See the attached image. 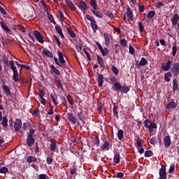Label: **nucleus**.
<instances>
[{
  "label": "nucleus",
  "mask_w": 179,
  "mask_h": 179,
  "mask_svg": "<svg viewBox=\"0 0 179 179\" xmlns=\"http://www.w3.org/2000/svg\"><path fill=\"white\" fill-rule=\"evenodd\" d=\"M90 5L93 8L94 10H97V1L96 0H90Z\"/></svg>",
  "instance_id": "35"
},
{
  "label": "nucleus",
  "mask_w": 179,
  "mask_h": 179,
  "mask_svg": "<svg viewBox=\"0 0 179 179\" xmlns=\"http://www.w3.org/2000/svg\"><path fill=\"white\" fill-rule=\"evenodd\" d=\"M173 92H177L178 90V80L173 79Z\"/></svg>",
  "instance_id": "24"
},
{
  "label": "nucleus",
  "mask_w": 179,
  "mask_h": 179,
  "mask_svg": "<svg viewBox=\"0 0 179 179\" xmlns=\"http://www.w3.org/2000/svg\"><path fill=\"white\" fill-rule=\"evenodd\" d=\"M144 127H145L147 129H149L150 128V120H149V119H146L144 121Z\"/></svg>",
  "instance_id": "52"
},
{
  "label": "nucleus",
  "mask_w": 179,
  "mask_h": 179,
  "mask_svg": "<svg viewBox=\"0 0 179 179\" xmlns=\"http://www.w3.org/2000/svg\"><path fill=\"white\" fill-rule=\"evenodd\" d=\"M50 97H51V99L52 100V102L54 103L55 106H58V101H57V96L51 94Z\"/></svg>",
  "instance_id": "44"
},
{
  "label": "nucleus",
  "mask_w": 179,
  "mask_h": 179,
  "mask_svg": "<svg viewBox=\"0 0 179 179\" xmlns=\"http://www.w3.org/2000/svg\"><path fill=\"white\" fill-rule=\"evenodd\" d=\"M120 44L122 45V47H127L128 43L127 42V40L125 39H122L120 41Z\"/></svg>",
  "instance_id": "61"
},
{
  "label": "nucleus",
  "mask_w": 179,
  "mask_h": 179,
  "mask_svg": "<svg viewBox=\"0 0 179 179\" xmlns=\"http://www.w3.org/2000/svg\"><path fill=\"white\" fill-rule=\"evenodd\" d=\"M36 142V139H34V137L27 136V140H26V143L29 148H31L33 145H34V143Z\"/></svg>",
  "instance_id": "9"
},
{
  "label": "nucleus",
  "mask_w": 179,
  "mask_h": 179,
  "mask_svg": "<svg viewBox=\"0 0 179 179\" xmlns=\"http://www.w3.org/2000/svg\"><path fill=\"white\" fill-rule=\"evenodd\" d=\"M97 62L99 64V66L101 65H104V59H102L99 55H96Z\"/></svg>",
  "instance_id": "41"
},
{
  "label": "nucleus",
  "mask_w": 179,
  "mask_h": 179,
  "mask_svg": "<svg viewBox=\"0 0 179 179\" xmlns=\"http://www.w3.org/2000/svg\"><path fill=\"white\" fill-rule=\"evenodd\" d=\"M77 117L80 121L85 122V115H83V111L82 110L77 113Z\"/></svg>",
  "instance_id": "21"
},
{
  "label": "nucleus",
  "mask_w": 179,
  "mask_h": 179,
  "mask_svg": "<svg viewBox=\"0 0 179 179\" xmlns=\"http://www.w3.org/2000/svg\"><path fill=\"white\" fill-rule=\"evenodd\" d=\"M114 87L117 93H128L129 91L130 90L129 87L125 85H121L120 83H115L114 84Z\"/></svg>",
  "instance_id": "1"
},
{
  "label": "nucleus",
  "mask_w": 179,
  "mask_h": 179,
  "mask_svg": "<svg viewBox=\"0 0 179 179\" xmlns=\"http://www.w3.org/2000/svg\"><path fill=\"white\" fill-rule=\"evenodd\" d=\"M66 30L69 34L71 36V37H72V38H75V37H76V34H75L73 30H72V28L69 27L66 29Z\"/></svg>",
  "instance_id": "34"
},
{
  "label": "nucleus",
  "mask_w": 179,
  "mask_h": 179,
  "mask_svg": "<svg viewBox=\"0 0 179 179\" xmlns=\"http://www.w3.org/2000/svg\"><path fill=\"white\" fill-rule=\"evenodd\" d=\"M90 24L93 30V33H96L97 30H99V26H97V22L94 21L93 22H90Z\"/></svg>",
  "instance_id": "19"
},
{
  "label": "nucleus",
  "mask_w": 179,
  "mask_h": 179,
  "mask_svg": "<svg viewBox=\"0 0 179 179\" xmlns=\"http://www.w3.org/2000/svg\"><path fill=\"white\" fill-rule=\"evenodd\" d=\"M120 154L118 152H115L113 157V163L115 164H118V163H120Z\"/></svg>",
  "instance_id": "22"
},
{
  "label": "nucleus",
  "mask_w": 179,
  "mask_h": 179,
  "mask_svg": "<svg viewBox=\"0 0 179 179\" xmlns=\"http://www.w3.org/2000/svg\"><path fill=\"white\" fill-rule=\"evenodd\" d=\"M136 143L138 148H142V141H141V137H139V135L137 136Z\"/></svg>",
  "instance_id": "51"
},
{
  "label": "nucleus",
  "mask_w": 179,
  "mask_h": 179,
  "mask_svg": "<svg viewBox=\"0 0 179 179\" xmlns=\"http://www.w3.org/2000/svg\"><path fill=\"white\" fill-rule=\"evenodd\" d=\"M178 20H179V15L178 14H174V15L173 16L172 19H171V23H172V26L173 27H174V26H177V24L178 23Z\"/></svg>",
  "instance_id": "14"
},
{
  "label": "nucleus",
  "mask_w": 179,
  "mask_h": 179,
  "mask_svg": "<svg viewBox=\"0 0 179 179\" xmlns=\"http://www.w3.org/2000/svg\"><path fill=\"white\" fill-rule=\"evenodd\" d=\"M117 137L119 141H122V138H124V131L122 129H119L117 131Z\"/></svg>",
  "instance_id": "37"
},
{
  "label": "nucleus",
  "mask_w": 179,
  "mask_h": 179,
  "mask_svg": "<svg viewBox=\"0 0 179 179\" xmlns=\"http://www.w3.org/2000/svg\"><path fill=\"white\" fill-rule=\"evenodd\" d=\"M103 106H104V104H103V103H101V102L98 103V111H99V114H101V113H103Z\"/></svg>",
  "instance_id": "49"
},
{
  "label": "nucleus",
  "mask_w": 179,
  "mask_h": 179,
  "mask_svg": "<svg viewBox=\"0 0 179 179\" xmlns=\"http://www.w3.org/2000/svg\"><path fill=\"white\" fill-rule=\"evenodd\" d=\"M127 17H129L130 20H134V13H132V11L131 10V8L129 7L127 8Z\"/></svg>",
  "instance_id": "20"
},
{
  "label": "nucleus",
  "mask_w": 179,
  "mask_h": 179,
  "mask_svg": "<svg viewBox=\"0 0 179 179\" xmlns=\"http://www.w3.org/2000/svg\"><path fill=\"white\" fill-rule=\"evenodd\" d=\"M79 9H80L81 10H87L88 8H87V4H86V3L83 1H80L78 5Z\"/></svg>",
  "instance_id": "13"
},
{
  "label": "nucleus",
  "mask_w": 179,
  "mask_h": 179,
  "mask_svg": "<svg viewBox=\"0 0 179 179\" xmlns=\"http://www.w3.org/2000/svg\"><path fill=\"white\" fill-rule=\"evenodd\" d=\"M55 149H57V141L54 138H51L50 150H52V152H55Z\"/></svg>",
  "instance_id": "15"
},
{
  "label": "nucleus",
  "mask_w": 179,
  "mask_h": 179,
  "mask_svg": "<svg viewBox=\"0 0 179 179\" xmlns=\"http://www.w3.org/2000/svg\"><path fill=\"white\" fill-rule=\"evenodd\" d=\"M150 143L151 145H156L157 143V141L156 140V137H152L151 138L150 141Z\"/></svg>",
  "instance_id": "64"
},
{
  "label": "nucleus",
  "mask_w": 179,
  "mask_h": 179,
  "mask_svg": "<svg viewBox=\"0 0 179 179\" xmlns=\"http://www.w3.org/2000/svg\"><path fill=\"white\" fill-rule=\"evenodd\" d=\"M2 90L4 92L6 96H10L12 94V92H10V87L9 86L5 85V83H2Z\"/></svg>",
  "instance_id": "7"
},
{
  "label": "nucleus",
  "mask_w": 179,
  "mask_h": 179,
  "mask_svg": "<svg viewBox=\"0 0 179 179\" xmlns=\"http://www.w3.org/2000/svg\"><path fill=\"white\" fill-rule=\"evenodd\" d=\"M103 36H104V38H105V45H110V35H108V34L107 33H104L103 34Z\"/></svg>",
  "instance_id": "30"
},
{
  "label": "nucleus",
  "mask_w": 179,
  "mask_h": 179,
  "mask_svg": "<svg viewBox=\"0 0 179 179\" xmlns=\"http://www.w3.org/2000/svg\"><path fill=\"white\" fill-rule=\"evenodd\" d=\"M85 16H86L87 20L91 22V23H93V22L96 21V20H94V17H93V16L89 15V14H87Z\"/></svg>",
  "instance_id": "54"
},
{
  "label": "nucleus",
  "mask_w": 179,
  "mask_h": 179,
  "mask_svg": "<svg viewBox=\"0 0 179 179\" xmlns=\"http://www.w3.org/2000/svg\"><path fill=\"white\" fill-rule=\"evenodd\" d=\"M97 82L99 87H103V83H104V77L103 74L97 73Z\"/></svg>",
  "instance_id": "12"
},
{
  "label": "nucleus",
  "mask_w": 179,
  "mask_h": 179,
  "mask_svg": "<svg viewBox=\"0 0 179 179\" xmlns=\"http://www.w3.org/2000/svg\"><path fill=\"white\" fill-rule=\"evenodd\" d=\"M159 179H167V172L166 171V166L162 165L159 171Z\"/></svg>",
  "instance_id": "2"
},
{
  "label": "nucleus",
  "mask_w": 179,
  "mask_h": 179,
  "mask_svg": "<svg viewBox=\"0 0 179 179\" xmlns=\"http://www.w3.org/2000/svg\"><path fill=\"white\" fill-rule=\"evenodd\" d=\"M93 15H94V16H96V17H99L101 18L103 17V13H100L99 11H96V10H91Z\"/></svg>",
  "instance_id": "39"
},
{
  "label": "nucleus",
  "mask_w": 179,
  "mask_h": 179,
  "mask_svg": "<svg viewBox=\"0 0 179 179\" xmlns=\"http://www.w3.org/2000/svg\"><path fill=\"white\" fill-rule=\"evenodd\" d=\"M153 156V152L152 150H146L145 152V157H152Z\"/></svg>",
  "instance_id": "50"
},
{
  "label": "nucleus",
  "mask_w": 179,
  "mask_h": 179,
  "mask_svg": "<svg viewBox=\"0 0 179 179\" xmlns=\"http://www.w3.org/2000/svg\"><path fill=\"white\" fill-rule=\"evenodd\" d=\"M9 65L10 66V69L13 70V73H15V72H17V69L15 66V62H13V60L9 61Z\"/></svg>",
  "instance_id": "27"
},
{
  "label": "nucleus",
  "mask_w": 179,
  "mask_h": 179,
  "mask_svg": "<svg viewBox=\"0 0 179 179\" xmlns=\"http://www.w3.org/2000/svg\"><path fill=\"white\" fill-rule=\"evenodd\" d=\"M65 2L69 8L71 9V10H75L76 9V7L74 4L72 3V1H71V0H66Z\"/></svg>",
  "instance_id": "26"
},
{
  "label": "nucleus",
  "mask_w": 179,
  "mask_h": 179,
  "mask_svg": "<svg viewBox=\"0 0 179 179\" xmlns=\"http://www.w3.org/2000/svg\"><path fill=\"white\" fill-rule=\"evenodd\" d=\"M129 54H131V55H134V54H135V49L131 45L129 46Z\"/></svg>",
  "instance_id": "59"
},
{
  "label": "nucleus",
  "mask_w": 179,
  "mask_h": 179,
  "mask_svg": "<svg viewBox=\"0 0 179 179\" xmlns=\"http://www.w3.org/2000/svg\"><path fill=\"white\" fill-rule=\"evenodd\" d=\"M66 99H67V101H69V104L71 106H73V97L71 95H67L66 96Z\"/></svg>",
  "instance_id": "48"
},
{
  "label": "nucleus",
  "mask_w": 179,
  "mask_h": 179,
  "mask_svg": "<svg viewBox=\"0 0 179 179\" xmlns=\"http://www.w3.org/2000/svg\"><path fill=\"white\" fill-rule=\"evenodd\" d=\"M34 36L36 37V39L38 43H41V44H43L44 43V38H43V35H41V33L37 30L34 31Z\"/></svg>",
  "instance_id": "3"
},
{
  "label": "nucleus",
  "mask_w": 179,
  "mask_h": 179,
  "mask_svg": "<svg viewBox=\"0 0 179 179\" xmlns=\"http://www.w3.org/2000/svg\"><path fill=\"white\" fill-rule=\"evenodd\" d=\"M1 26L2 27V29L6 32L7 31H8L9 27H8V25H6V24H5V22H1Z\"/></svg>",
  "instance_id": "57"
},
{
  "label": "nucleus",
  "mask_w": 179,
  "mask_h": 179,
  "mask_svg": "<svg viewBox=\"0 0 179 179\" xmlns=\"http://www.w3.org/2000/svg\"><path fill=\"white\" fill-rule=\"evenodd\" d=\"M157 129V125L156 123L150 122V128H149V131L150 134H152V129Z\"/></svg>",
  "instance_id": "42"
},
{
  "label": "nucleus",
  "mask_w": 179,
  "mask_h": 179,
  "mask_svg": "<svg viewBox=\"0 0 179 179\" xmlns=\"http://www.w3.org/2000/svg\"><path fill=\"white\" fill-rule=\"evenodd\" d=\"M171 72H167L166 73H165L164 75V80L165 82H170L171 80Z\"/></svg>",
  "instance_id": "31"
},
{
  "label": "nucleus",
  "mask_w": 179,
  "mask_h": 179,
  "mask_svg": "<svg viewBox=\"0 0 179 179\" xmlns=\"http://www.w3.org/2000/svg\"><path fill=\"white\" fill-rule=\"evenodd\" d=\"M138 30L140 33H143V30H145V27L141 22H138Z\"/></svg>",
  "instance_id": "55"
},
{
  "label": "nucleus",
  "mask_w": 179,
  "mask_h": 179,
  "mask_svg": "<svg viewBox=\"0 0 179 179\" xmlns=\"http://www.w3.org/2000/svg\"><path fill=\"white\" fill-rule=\"evenodd\" d=\"M53 38H54L57 45H58V47H61V41H59V39L58 38V37L57 36L54 35Z\"/></svg>",
  "instance_id": "56"
},
{
  "label": "nucleus",
  "mask_w": 179,
  "mask_h": 179,
  "mask_svg": "<svg viewBox=\"0 0 179 179\" xmlns=\"http://www.w3.org/2000/svg\"><path fill=\"white\" fill-rule=\"evenodd\" d=\"M138 12L140 13H143V12H145V6L144 5L138 6Z\"/></svg>",
  "instance_id": "62"
},
{
  "label": "nucleus",
  "mask_w": 179,
  "mask_h": 179,
  "mask_svg": "<svg viewBox=\"0 0 179 179\" xmlns=\"http://www.w3.org/2000/svg\"><path fill=\"white\" fill-rule=\"evenodd\" d=\"M176 54H177V44L173 43L172 47V55L173 57H176Z\"/></svg>",
  "instance_id": "46"
},
{
  "label": "nucleus",
  "mask_w": 179,
  "mask_h": 179,
  "mask_svg": "<svg viewBox=\"0 0 179 179\" xmlns=\"http://www.w3.org/2000/svg\"><path fill=\"white\" fill-rule=\"evenodd\" d=\"M155 15H156V12L155 10H150L147 14V18L153 19V17H155Z\"/></svg>",
  "instance_id": "38"
},
{
  "label": "nucleus",
  "mask_w": 179,
  "mask_h": 179,
  "mask_svg": "<svg viewBox=\"0 0 179 179\" xmlns=\"http://www.w3.org/2000/svg\"><path fill=\"white\" fill-rule=\"evenodd\" d=\"M50 69H52V71H53V72L56 74L58 75L59 76V75H61V72H59V70L57 69L55 66L54 65H51L50 66Z\"/></svg>",
  "instance_id": "40"
},
{
  "label": "nucleus",
  "mask_w": 179,
  "mask_h": 179,
  "mask_svg": "<svg viewBox=\"0 0 179 179\" xmlns=\"http://www.w3.org/2000/svg\"><path fill=\"white\" fill-rule=\"evenodd\" d=\"M56 85L57 89H60L62 92H64V85H62V81L61 80V79H58L57 80Z\"/></svg>",
  "instance_id": "29"
},
{
  "label": "nucleus",
  "mask_w": 179,
  "mask_h": 179,
  "mask_svg": "<svg viewBox=\"0 0 179 179\" xmlns=\"http://www.w3.org/2000/svg\"><path fill=\"white\" fill-rule=\"evenodd\" d=\"M145 65H148V60H146V58L142 57L139 64L137 65V68H141V66H145Z\"/></svg>",
  "instance_id": "18"
},
{
  "label": "nucleus",
  "mask_w": 179,
  "mask_h": 179,
  "mask_svg": "<svg viewBox=\"0 0 179 179\" xmlns=\"http://www.w3.org/2000/svg\"><path fill=\"white\" fill-rule=\"evenodd\" d=\"M115 53L116 54L120 53V50H121V47L120 46V45L116 43L115 44Z\"/></svg>",
  "instance_id": "63"
},
{
  "label": "nucleus",
  "mask_w": 179,
  "mask_h": 179,
  "mask_svg": "<svg viewBox=\"0 0 179 179\" xmlns=\"http://www.w3.org/2000/svg\"><path fill=\"white\" fill-rule=\"evenodd\" d=\"M113 116L118 119V106L115 105V103H113Z\"/></svg>",
  "instance_id": "25"
},
{
  "label": "nucleus",
  "mask_w": 179,
  "mask_h": 179,
  "mask_svg": "<svg viewBox=\"0 0 179 179\" xmlns=\"http://www.w3.org/2000/svg\"><path fill=\"white\" fill-rule=\"evenodd\" d=\"M22 119H16L14 123V129L15 132H19L22 129Z\"/></svg>",
  "instance_id": "5"
},
{
  "label": "nucleus",
  "mask_w": 179,
  "mask_h": 179,
  "mask_svg": "<svg viewBox=\"0 0 179 179\" xmlns=\"http://www.w3.org/2000/svg\"><path fill=\"white\" fill-rule=\"evenodd\" d=\"M172 63L170 60H169L166 64H162L161 66V69H163V71H165V72H167L168 71H170L171 68Z\"/></svg>",
  "instance_id": "11"
},
{
  "label": "nucleus",
  "mask_w": 179,
  "mask_h": 179,
  "mask_svg": "<svg viewBox=\"0 0 179 179\" xmlns=\"http://www.w3.org/2000/svg\"><path fill=\"white\" fill-rule=\"evenodd\" d=\"M102 141H103V143H102L101 145V150H106H106H109L108 146H110V143L107 141L106 137L102 138Z\"/></svg>",
  "instance_id": "10"
},
{
  "label": "nucleus",
  "mask_w": 179,
  "mask_h": 179,
  "mask_svg": "<svg viewBox=\"0 0 179 179\" xmlns=\"http://www.w3.org/2000/svg\"><path fill=\"white\" fill-rule=\"evenodd\" d=\"M27 128H30V123L27 122H24L23 123V127L20 131L21 134H23V132H24V131H26V129H27Z\"/></svg>",
  "instance_id": "33"
},
{
  "label": "nucleus",
  "mask_w": 179,
  "mask_h": 179,
  "mask_svg": "<svg viewBox=\"0 0 179 179\" xmlns=\"http://www.w3.org/2000/svg\"><path fill=\"white\" fill-rule=\"evenodd\" d=\"M27 163H36L37 162V158L34 156H29L27 159Z\"/></svg>",
  "instance_id": "32"
},
{
  "label": "nucleus",
  "mask_w": 179,
  "mask_h": 179,
  "mask_svg": "<svg viewBox=\"0 0 179 179\" xmlns=\"http://www.w3.org/2000/svg\"><path fill=\"white\" fill-rule=\"evenodd\" d=\"M174 170H176V164H171L170 165V168H169V173H173V171H174Z\"/></svg>",
  "instance_id": "58"
},
{
  "label": "nucleus",
  "mask_w": 179,
  "mask_h": 179,
  "mask_svg": "<svg viewBox=\"0 0 179 179\" xmlns=\"http://www.w3.org/2000/svg\"><path fill=\"white\" fill-rule=\"evenodd\" d=\"M111 71L113 72V73H115V75H118V73H120V71L117 68H116L115 66H111Z\"/></svg>",
  "instance_id": "53"
},
{
  "label": "nucleus",
  "mask_w": 179,
  "mask_h": 179,
  "mask_svg": "<svg viewBox=\"0 0 179 179\" xmlns=\"http://www.w3.org/2000/svg\"><path fill=\"white\" fill-rule=\"evenodd\" d=\"M164 145L165 149H169L171 145V138H170V136H166L164 138Z\"/></svg>",
  "instance_id": "8"
},
{
  "label": "nucleus",
  "mask_w": 179,
  "mask_h": 179,
  "mask_svg": "<svg viewBox=\"0 0 179 179\" xmlns=\"http://www.w3.org/2000/svg\"><path fill=\"white\" fill-rule=\"evenodd\" d=\"M13 79L14 82H15V83L19 82V72L18 71L13 73Z\"/></svg>",
  "instance_id": "43"
},
{
  "label": "nucleus",
  "mask_w": 179,
  "mask_h": 179,
  "mask_svg": "<svg viewBox=\"0 0 179 179\" xmlns=\"http://www.w3.org/2000/svg\"><path fill=\"white\" fill-rule=\"evenodd\" d=\"M66 118L73 125H76V117L73 116V113L71 112L67 113Z\"/></svg>",
  "instance_id": "6"
},
{
  "label": "nucleus",
  "mask_w": 179,
  "mask_h": 179,
  "mask_svg": "<svg viewBox=\"0 0 179 179\" xmlns=\"http://www.w3.org/2000/svg\"><path fill=\"white\" fill-rule=\"evenodd\" d=\"M59 64H65V59H64V54L60 50L57 51Z\"/></svg>",
  "instance_id": "23"
},
{
  "label": "nucleus",
  "mask_w": 179,
  "mask_h": 179,
  "mask_svg": "<svg viewBox=\"0 0 179 179\" xmlns=\"http://www.w3.org/2000/svg\"><path fill=\"white\" fill-rule=\"evenodd\" d=\"M1 124L3 127H8V117L6 116L3 117Z\"/></svg>",
  "instance_id": "47"
},
{
  "label": "nucleus",
  "mask_w": 179,
  "mask_h": 179,
  "mask_svg": "<svg viewBox=\"0 0 179 179\" xmlns=\"http://www.w3.org/2000/svg\"><path fill=\"white\" fill-rule=\"evenodd\" d=\"M96 45H97L100 52L103 55V57H106V52L104 51V49H103V46L100 44L99 42H96Z\"/></svg>",
  "instance_id": "28"
},
{
  "label": "nucleus",
  "mask_w": 179,
  "mask_h": 179,
  "mask_svg": "<svg viewBox=\"0 0 179 179\" xmlns=\"http://www.w3.org/2000/svg\"><path fill=\"white\" fill-rule=\"evenodd\" d=\"M43 55L48 57L49 58H54V55H52V52L48 50L47 48H44L43 51Z\"/></svg>",
  "instance_id": "16"
},
{
  "label": "nucleus",
  "mask_w": 179,
  "mask_h": 179,
  "mask_svg": "<svg viewBox=\"0 0 179 179\" xmlns=\"http://www.w3.org/2000/svg\"><path fill=\"white\" fill-rule=\"evenodd\" d=\"M9 170L8 169V168H6V166H3L0 168V174H6V173H8Z\"/></svg>",
  "instance_id": "45"
},
{
  "label": "nucleus",
  "mask_w": 179,
  "mask_h": 179,
  "mask_svg": "<svg viewBox=\"0 0 179 179\" xmlns=\"http://www.w3.org/2000/svg\"><path fill=\"white\" fill-rule=\"evenodd\" d=\"M176 107H177V104L176 103V102L171 101L166 106V109L173 110V108H176Z\"/></svg>",
  "instance_id": "17"
},
{
  "label": "nucleus",
  "mask_w": 179,
  "mask_h": 179,
  "mask_svg": "<svg viewBox=\"0 0 179 179\" xmlns=\"http://www.w3.org/2000/svg\"><path fill=\"white\" fill-rule=\"evenodd\" d=\"M47 15H48V18L49 19L50 23H53V24H57V22L54 19V16L52 14H50V13H47Z\"/></svg>",
  "instance_id": "36"
},
{
  "label": "nucleus",
  "mask_w": 179,
  "mask_h": 179,
  "mask_svg": "<svg viewBox=\"0 0 179 179\" xmlns=\"http://www.w3.org/2000/svg\"><path fill=\"white\" fill-rule=\"evenodd\" d=\"M46 162L48 164L50 165L52 164V162H54V159L51 157H48L46 158Z\"/></svg>",
  "instance_id": "60"
},
{
  "label": "nucleus",
  "mask_w": 179,
  "mask_h": 179,
  "mask_svg": "<svg viewBox=\"0 0 179 179\" xmlns=\"http://www.w3.org/2000/svg\"><path fill=\"white\" fill-rule=\"evenodd\" d=\"M171 72H172L173 76H178V75H179V63H174L172 65Z\"/></svg>",
  "instance_id": "4"
}]
</instances>
